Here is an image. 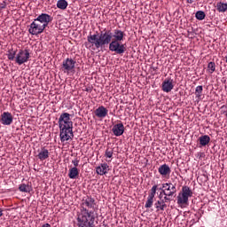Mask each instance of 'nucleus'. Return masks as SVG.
<instances>
[{"mask_svg":"<svg viewBox=\"0 0 227 227\" xmlns=\"http://www.w3.org/2000/svg\"><path fill=\"white\" fill-rule=\"evenodd\" d=\"M3 215V209L0 208V217Z\"/></svg>","mask_w":227,"mask_h":227,"instance_id":"35","label":"nucleus"},{"mask_svg":"<svg viewBox=\"0 0 227 227\" xmlns=\"http://www.w3.org/2000/svg\"><path fill=\"white\" fill-rule=\"evenodd\" d=\"M165 195V201H171L173 196L176 194V186L171 183L162 184V192Z\"/></svg>","mask_w":227,"mask_h":227,"instance_id":"5","label":"nucleus"},{"mask_svg":"<svg viewBox=\"0 0 227 227\" xmlns=\"http://www.w3.org/2000/svg\"><path fill=\"white\" fill-rule=\"evenodd\" d=\"M0 8H1V9H4V5L2 4V5L0 6Z\"/></svg>","mask_w":227,"mask_h":227,"instance_id":"37","label":"nucleus"},{"mask_svg":"<svg viewBox=\"0 0 227 227\" xmlns=\"http://www.w3.org/2000/svg\"><path fill=\"white\" fill-rule=\"evenodd\" d=\"M192 190L189 186H183L181 192L177 195V205L185 207L189 205V198H192Z\"/></svg>","mask_w":227,"mask_h":227,"instance_id":"4","label":"nucleus"},{"mask_svg":"<svg viewBox=\"0 0 227 227\" xmlns=\"http://www.w3.org/2000/svg\"><path fill=\"white\" fill-rule=\"evenodd\" d=\"M19 191L20 192H31V191H33V186L30 184H21L19 185Z\"/></svg>","mask_w":227,"mask_h":227,"instance_id":"23","label":"nucleus"},{"mask_svg":"<svg viewBox=\"0 0 227 227\" xmlns=\"http://www.w3.org/2000/svg\"><path fill=\"white\" fill-rule=\"evenodd\" d=\"M114 136L116 137H120V136H123V132H125V126L123 123L115 124L112 129Z\"/></svg>","mask_w":227,"mask_h":227,"instance_id":"13","label":"nucleus"},{"mask_svg":"<svg viewBox=\"0 0 227 227\" xmlns=\"http://www.w3.org/2000/svg\"><path fill=\"white\" fill-rule=\"evenodd\" d=\"M57 8L59 10H67V8H68V2H67V0H59L57 2Z\"/></svg>","mask_w":227,"mask_h":227,"instance_id":"24","label":"nucleus"},{"mask_svg":"<svg viewBox=\"0 0 227 227\" xmlns=\"http://www.w3.org/2000/svg\"><path fill=\"white\" fill-rule=\"evenodd\" d=\"M199 142L201 146H207L210 143V137L208 135H203L199 137Z\"/></svg>","mask_w":227,"mask_h":227,"instance_id":"21","label":"nucleus"},{"mask_svg":"<svg viewBox=\"0 0 227 227\" xmlns=\"http://www.w3.org/2000/svg\"><path fill=\"white\" fill-rule=\"evenodd\" d=\"M219 13H224L227 12V4L223 2H218L215 6Z\"/></svg>","mask_w":227,"mask_h":227,"instance_id":"22","label":"nucleus"},{"mask_svg":"<svg viewBox=\"0 0 227 227\" xmlns=\"http://www.w3.org/2000/svg\"><path fill=\"white\" fill-rule=\"evenodd\" d=\"M201 93H203V86L199 85L195 89V95L196 97H201Z\"/></svg>","mask_w":227,"mask_h":227,"instance_id":"30","label":"nucleus"},{"mask_svg":"<svg viewBox=\"0 0 227 227\" xmlns=\"http://www.w3.org/2000/svg\"><path fill=\"white\" fill-rule=\"evenodd\" d=\"M158 191H161L162 192V186L160 188H158Z\"/></svg>","mask_w":227,"mask_h":227,"instance_id":"36","label":"nucleus"},{"mask_svg":"<svg viewBox=\"0 0 227 227\" xmlns=\"http://www.w3.org/2000/svg\"><path fill=\"white\" fill-rule=\"evenodd\" d=\"M95 199L86 197L82 200L80 211L77 212L76 221L78 227H95Z\"/></svg>","mask_w":227,"mask_h":227,"instance_id":"1","label":"nucleus"},{"mask_svg":"<svg viewBox=\"0 0 227 227\" xmlns=\"http://www.w3.org/2000/svg\"><path fill=\"white\" fill-rule=\"evenodd\" d=\"M85 91H90V89L87 88V89L85 90Z\"/></svg>","mask_w":227,"mask_h":227,"instance_id":"38","label":"nucleus"},{"mask_svg":"<svg viewBox=\"0 0 227 227\" xmlns=\"http://www.w3.org/2000/svg\"><path fill=\"white\" fill-rule=\"evenodd\" d=\"M108 113L109 110H107V108H106L104 106H100L94 111L95 116H97V118H100L101 120L106 118Z\"/></svg>","mask_w":227,"mask_h":227,"instance_id":"14","label":"nucleus"},{"mask_svg":"<svg viewBox=\"0 0 227 227\" xmlns=\"http://www.w3.org/2000/svg\"><path fill=\"white\" fill-rule=\"evenodd\" d=\"M72 164H74V168H77V166H79V159L75 158L73 160Z\"/></svg>","mask_w":227,"mask_h":227,"instance_id":"32","label":"nucleus"},{"mask_svg":"<svg viewBox=\"0 0 227 227\" xmlns=\"http://www.w3.org/2000/svg\"><path fill=\"white\" fill-rule=\"evenodd\" d=\"M45 31V26H43L37 20H34V21L30 24L28 28V33L33 35H42Z\"/></svg>","mask_w":227,"mask_h":227,"instance_id":"7","label":"nucleus"},{"mask_svg":"<svg viewBox=\"0 0 227 227\" xmlns=\"http://www.w3.org/2000/svg\"><path fill=\"white\" fill-rule=\"evenodd\" d=\"M75 60L72 58L64 59L61 65L62 72H64V74H70V72H74L75 69Z\"/></svg>","mask_w":227,"mask_h":227,"instance_id":"9","label":"nucleus"},{"mask_svg":"<svg viewBox=\"0 0 227 227\" xmlns=\"http://www.w3.org/2000/svg\"><path fill=\"white\" fill-rule=\"evenodd\" d=\"M0 122L2 123V125H12V123H13V115H12V113L4 112L1 114Z\"/></svg>","mask_w":227,"mask_h":227,"instance_id":"10","label":"nucleus"},{"mask_svg":"<svg viewBox=\"0 0 227 227\" xmlns=\"http://www.w3.org/2000/svg\"><path fill=\"white\" fill-rule=\"evenodd\" d=\"M166 200H158L155 203H154V207L157 210V212H164V210H166V208H168V205H166Z\"/></svg>","mask_w":227,"mask_h":227,"instance_id":"17","label":"nucleus"},{"mask_svg":"<svg viewBox=\"0 0 227 227\" xmlns=\"http://www.w3.org/2000/svg\"><path fill=\"white\" fill-rule=\"evenodd\" d=\"M70 116V114L63 113L59 118L58 123L61 143L74 139V122Z\"/></svg>","mask_w":227,"mask_h":227,"instance_id":"2","label":"nucleus"},{"mask_svg":"<svg viewBox=\"0 0 227 227\" xmlns=\"http://www.w3.org/2000/svg\"><path fill=\"white\" fill-rule=\"evenodd\" d=\"M16 56V51H14L13 50H11L8 51L7 53V57L8 59H10V61H13V59H15Z\"/></svg>","mask_w":227,"mask_h":227,"instance_id":"29","label":"nucleus"},{"mask_svg":"<svg viewBox=\"0 0 227 227\" xmlns=\"http://www.w3.org/2000/svg\"><path fill=\"white\" fill-rule=\"evenodd\" d=\"M49 155H51L49 150L45 147H42L41 150H38L37 159L42 161L47 160Z\"/></svg>","mask_w":227,"mask_h":227,"instance_id":"16","label":"nucleus"},{"mask_svg":"<svg viewBox=\"0 0 227 227\" xmlns=\"http://www.w3.org/2000/svg\"><path fill=\"white\" fill-rule=\"evenodd\" d=\"M37 22H40L44 27H47L49 26L50 22H52V16L47 14V13H42L35 19Z\"/></svg>","mask_w":227,"mask_h":227,"instance_id":"11","label":"nucleus"},{"mask_svg":"<svg viewBox=\"0 0 227 227\" xmlns=\"http://www.w3.org/2000/svg\"><path fill=\"white\" fill-rule=\"evenodd\" d=\"M162 194H164V192H160V195H159V200H164V199H162Z\"/></svg>","mask_w":227,"mask_h":227,"instance_id":"33","label":"nucleus"},{"mask_svg":"<svg viewBox=\"0 0 227 227\" xmlns=\"http://www.w3.org/2000/svg\"><path fill=\"white\" fill-rule=\"evenodd\" d=\"M113 153H114L113 149L107 148L105 152V157H106V159H113Z\"/></svg>","mask_w":227,"mask_h":227,"instance_id":"31","label":"nucleus"},{"mask_svg":"<svg viewBox=\"0 0 227 227\" xmlns=\"http://www.w3.org/2000/svg\"><path fill=\"white\" fill-rule=\"evenodd\" d=\"M158 172L160 175H161V176H168V175H171V168H169V165L163 164L160 166Z\"/></svg>","mask_w":227,"mask_h":227,"instance_id":"18","label":"nucleus"},{"mask_svg":"<svg viewBox=\"0 0 227 227\" xmlns=\"http://www.w3.org/2000/svg\"><path fill=\"white\" fill-rule=\"evenodd\" d=\"M41 227H51V225L49 223H44Z\"/></svg>","mask_w":227,"mask_h":227,"instance_id":"34","label":"nucleus"},{"mask_svg":"<svg viewBox=\"0 0 227 227\" xmlns=\"http://www.w3.org/2000/svg\"><path fill=\"white\" fill-rule=\"evenodd\" d=\"M197 20H203L206 17L205 12L198 11L195 14Z\"/></svg>","mask_w":227,"mask_h":227,"instance_id":"27","label":"nucleus"},{"mask_svg":"<svg viewBox=\"0 0 227 227\" xmlns=\"http://www.w3.org/2000/svg\"><path fill=\"white\" fill-rule=\"evenodd\" d=\"M109 172V165L107 163H101L96 168V173L97 175H100V176H103V175H107Z\"/></svg>","mask_w":227,"mask_h":227,"instance_id":"15","label":"nucleus"},{"mask_svg":"<svg viewBox=\"0 0 227 227\" xmlns=\"http://www.w3.org/2000/svg\"><path fill=\"white\" fill-rule=\"evenodd\" d=\"M125 36V33L120 29H114V35L112 34V38L114 37V41L115 42H123V38Z\"/></svg>","mask_w":227,"mask_h":227,"instance_id":"19","label":"nucleus"},{"mask_svg":"<svg viewBox=\"0 0 227 227\" xmlns=\"http://www.w3.org/2000/svg\"><path fill=\"white\" fill-rule=\"evenodd\" d=\"M157 191H158V186L157 184H154L152 188H151V192L148 195L150 198H155V194H157Z\"/></svg>","mask_w":227,"mask_h":227,"instance_id":"28","label":"nucleus"},{"mask_svg":"<svg viewBox=\"0 0 227 227\" xmlns=\"http://www.w3.org/2000/svg\"><path fill=\"white\" fill-rule=\"evenodd\" d=\"M207 72L208 74H214V72H215V62L214 61L208 62Z\"/></svg>","mask_w":227,"mask_h":227,"instance_id":"25","label":"nucleus"},{"mask_svg":"<svg viewBox=\"0 0 227 227\" xmlns=\"http://www.w3.org/2000/svg\"><path fill=\"white\" fill-rule=\"evenodd\" d=\"M173 88H175V85L173 84V79L171 78H167L165 81H163L161 84V90L165 93H169L172 91Z\"/></svg>","mask_w":227,"mask_h":227,"instance_id":"12","label":"nucleus"},{"mask_svg":"<svg viewBox=\"0 0 227 227\" xmlns=\"http://www.w3.org/2000/svg\"><path fill=\"white\" fill-rule=\"evenodd\" d=\"M153 197H147V200L145 205V208H152V207H153Z\"/></svg>","mask_w":227,"mask_h":227,"instance_id":"26","label":"nucleus"},{"mask_svg":"<svg viewBox=\"0 0 227 227\" xmlns=\"http://www.w3.org/2000/svg\"><path fill=\"white\" fill-rule=\"evenodd\" d=\"M29 58H31L29 50H20L16 55L15 61L17 65H24V63H27L29 61Z\"/></svg>","mask_w":227,"mask_h":227,"instance_id":"8","label":"nucleus"},{"mask_svg":"<svg viewBox=\"0 0 227 227\" xmlns=\"http://www.w3.org/2000/svg\"><path fill=\"white\" fill-rule=\"evenodd\" d=\"M68 176L69 178H71V180H75V178L79 176V168H77L76 167L71 168L69 169Z\"/></svg>","mask_w":227,"mask_h":227,"instance_id":"20","label":"nucleus"},{"mask_svg":"<svg viewBox=\"0 0 227 227\" xmlns=\"http://www.w3.org/2000/svg\"><path fill=\"white\" fill-rule=\"evenodd\" d=\"M109 51L111 52H116V54H125L127 44L121 43V41H112L109 43Z\"/></svg>","mask_w":227,"mask_h":227,"instance_id":"6","label":"nucleus"},{"mask_svg":"<svg viewBox=\"0 0 227 227\" xmlns=\"http://www.w3.org/2000/svg\"><path fill=\"white\" fill-rule=\"evenodd\" d=\"M87 42L91 44V47L100 49L109 45L113 42V32L111 30H106L100 34H90L87 36Z\"/></svg>","mask_w":227,"mask_h":227,"instance_id":"3","label":"nucleus"}]
</instances>
